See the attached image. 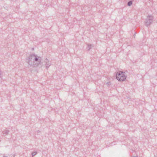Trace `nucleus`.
<instances>
[{
    "label": "nucleus",
    "mask_w": 157,
    "mask_h": 157,
    "mask_svg": "<svg viewBox=\"0 0 157 157\" xmlns=\"http://www.w3.org/2000/svg\"><path fill=\"white\" fill-rule=\"evenodd\" d=\"M41 61V58L34 54L30 55L29 58L26 59V62L30 66L33 67L38 66L40 63Z\"/></svg>",
    "instance_id": "1"
},
{
    "label": "nucleus",
    "mask_w": 157,
    "mask_h": 157,
    "mask_svg": "<svg viewBox=\"0 0 157 157\" xmlns=\"http://www.w3.org/2000/svg\"><path fill=\"white\" fill-rule=\"evenodd\" d=\"M116 78L118 81H124L126 79V74L124 72L120 71L116 74Z\"/></svg>",
    "instance_id": "2"
},
{
    "label": "nucleus",
    "mask_w": 157,
    "mask_h": 157,
    "mask_svg": "<svg viewBox=\"0 0 157 157\" xmlns=\"http://www.w3.org/2000/svg\"><path fill=\"white\" fill-rule=\"evenodd\" d=\"M153 17L152 15H148L145 20V25L147 26H149L153 22Z\"/></svg>",
    "instance_id": "3"
},
{
    "label": "nucleus",
    "mask_w": 157,
    "mask_h": 157,
    "mask_svg": "<svg viewBox=\"0 0 157 157\" xmlns=\"http://www.w3.org/2000/svg\"><path fill=\"white\" fill-rule=\"evenodd\" d=\"M44 61L46 63V68H48L50 66L51 63L49 61V60L47 59H46Z\"/></svg>",
    "instance_id": "4"
},
{
    "label": "nucleus",
    "mask_w": 157,
    "mask_h": 157,
    "mask_svg": "<svg viewBox=\"0 0 157 157\" xmlns=\"http://www.w3.org/2000/svg\"><path fill=\"white\" fill-rule=\"evenodd\" d=\"M9 132V131L8 130H6L2 132L3 134V135L5 136L6 135L8 134Z\"/></svg>",
    "instance_id": "5"
},
{
    "label": "nucleus",
    "mask_w": 157,
    "mask_h": 157,
    "mask_svg": "<svg viewBox=\"0 0 157 157\" xmlns=\"http://www.w3.org/2000/svg\"><path fill=\"white\" fill-rule=\"evenodd\" d=\"M132 2L131 1H129V2H128L127 3V5L128 6H130L132 5Z\"/></svg>",
    "instance_id": "6"
},
{
    "label": "nucleus",
    "mask_w": 157,
    "mask_h": 157,
    "mask_svg": "<svg viewBox=\"0 0 157 157\" xmlns=\"http://www.w3.org/2000/svg\"><path fill=\"white\" fill-rule=\"evenodd\" d=\"M37 153V152L36 151L33 152L32 153V155L33 156L36 155V154Z\"/></svg>",
    "instance_id": "7"
},
{
    "label": "nucleus",
    "mask_w": 157,
    "mask_h": 157,
    "mask_svg": "<svg viewBox=\"0 0 157 157\" xmlns=\"http://www.w3.org/2000/svg\"><path fill=\"white\" fill-rule=\"evenodd\" d=\"M91 44H89L88 45V50L89 51L91 48Z\"/></svg>",
    "instance_id": "8"
},
{
    "label": "nucleus",
    "mask_w": 157,
    "mask_h": 157,
    "mask_svg": "<svg viewBox=\"0 0 157 157\" xmlns=\"http://www.w3.org/2000/svg\"><path fill=\"white\" fill-rule=\"evenodd\" d=\"M107 84L109 85H110V82H107Z\"/></svg>",
    "instance_id": "9"
},
{
    "label": "nucleus",
    "mask_w": 157,
    "mask_h": 157,
    "mask_svg": "<svg viewBox=\"0 0 157 157\" xmlns=\"http://www.w3.org/2000/svg\"><path fill=\"white\" fill-rule=\"evenodd\" d=\"M130 1H132H132L134 0H129Z\"/></svg>",
    "instance_id": "10"
},
{
    "label": "nucleus",
    "mask_w": 157,
    "mask_h": 157,
    "mask_svg": "<svg viewBox=\"0 0 157 157\" xmlns=\"http://www.w3.org/2000/svg\"><path fill=\"white\" fill-rule=\"evenodd\" d=\"M3 157H7V156H3Z\"/></svg>",
    "instance_id": "11"
}]
</instances>
